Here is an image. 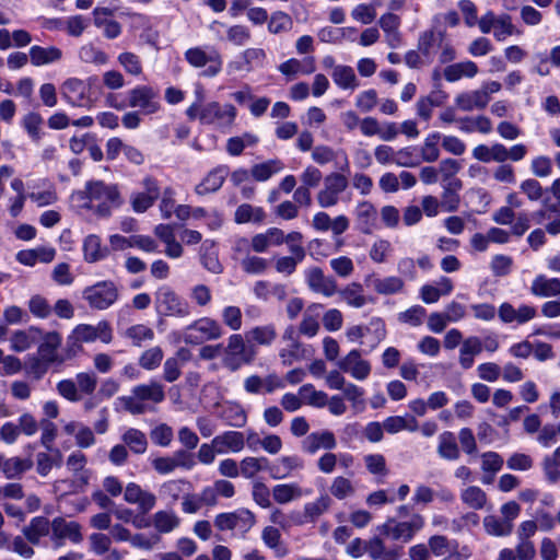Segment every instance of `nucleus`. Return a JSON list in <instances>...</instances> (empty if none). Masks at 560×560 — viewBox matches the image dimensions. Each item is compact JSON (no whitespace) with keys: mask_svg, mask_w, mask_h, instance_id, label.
Returning <instances> with one entry per match:
<instances>
[{"mask_svg":"<svg viewBox=\"0 0 560 560\" xmlns=\"http://www.w3.org/2000/svg\"><path fill=\"white\" fill-rule=\"evenodd\" d=\"M42 338V330L36 327L16 330L10 337L11 349L15 352L28 350L37 343Z\"/></svg>","mask_w":560,"mask_h":560,"instance_id":"obj_31","label":"nucleus"},{"mask_svg":"<svg viewBox=\"0 0 560 560\" xmlns=\"http://www.w3.org/2000/svg\"><path fill=\"white\" fill-rule=\"evenodd\" d=\"M306 67L304 68L302 62L295 58H291L279 66V71L288 77H294L299 72L312 73L315 71L314 58L305 59Z\"/></svg>","mask_w":560,"mask_h":560,"instance_id":"obj_57","label":"nucleus"},{"mask_svg":"<svg viewBox=\"0 0 560 560\" xmlns=\"http://www.w3.org/2000/svg\"><path fill=\"white\" fill-rule=\"evenodd\" d=\"M424 525V517L421 514L415 513L406 521H399L394 517L388 518L380 527V532L393 541L408 544L423 529Z\"/></svg>","mask_w":560,"mask_h":560,"instance_id":"obj_3","label":"nucleus"},{"mask_svg":"<svg viewBox=\"0 0 560 560\" xmlns=\"http://www.w3.org/2000/svg\"><path fill=\"white\" fill-rule=\"evenodd\" d=\"M124 500L129 504L137 505L139 512L143 515L156 505V495L136 482L127 483L124 490Z\"/></svg>","mask_w":560,"mask_h":560,"instance_id":"obj_15","label":"nucleus"},{"mask_svg":"<svg viewBox=\"0 0 560 560\" xmlns=\"http://www.w3.org/2000/svg\"><path fill=\"white\" fill-rule=\"evenodd\" d=\"M50 540L56 547L65 545L66 540L78 545L83 540L82 526L75 521H68L62 516L51 520Z\"/></svg>","mask_w":560,"mask_h":560,"instance_id":"obj_12","label":"nucleus"},{"mask_svg":"<svg viewBox=\"0 0 560 560\" xmlns=\"http://www.w3.org/2000/svg\"><path fill=\"white\" fill-rule=\"evenodd\" d=\"M443 37H444L443 32H436L435 30L424 31L420 35L419 40H418L419 51L428 58L431 57L434 51L435 44L438 42L441 43L443 40Z\"/></svg>","mask_w":560,"mask_h":560,"instance_id":"obj_61","label":"nucleus"},{"mask_svg":"<svg viewBox=\"0 0 560 560\" xmlns=\"http://www.w3.org/2000/svg\"><path fill=\"white\" fill-rule=\"evenodd\" d=\"M79 58L83 62L94 63L98 66H103L108 62L107 54L92 44H85L80 47Z\"/></svg>","mask_w":560,"mask_h":560,"instance_id":"obj_62","label":"nucleus"},{"mask_svg":"<svg viewBox=\"0 0 560 560\" xmlns=\"http://www.w3.org/2000/svg\"><path fill=\"white\" fill-rule=\"evenodd\" d=\"M152 524L158 533L167 534L179 526L180 520L175 512L161 510L153 514Z\"/></svg>","mask_w":560,"mask_h":560,"instance_id":"obj_48","label":"nucleus"},{"mask_svg":"<svg viewBox=\"0 0 560 560\" xmlns=\"http://www.w3.org/2000/svg\"><path fill=\"white\" fill-rule=\"evenodd\" d=\"M261 540L265 546L275 551L277 557H284L288 555V548L282 544L280 530L268 525L261 530Z\"/></svg>","mask_w":560,"mask_h":560,"instance_id":"obj_49","label":"nucleus"},{"mask_svg":"<svg viewBox=\"0 0 560 560\" xmlns=\"http://www.w3.org/2000/svg\"><path fill=\"white\" fill-rule=\"evenodd\" d=\"M334 83L342 90H355L359 86V80L354 70L350 66L338 65L331 71Z\"/></svg>","mask_w":560,"mask_h":560,"instance_id":"obj_45","label":"nucleus"},{"mask_svg":"<svg viewBox=\"0 0 560 560\" xmlns=\"http://www.w3.org/2000/svg\"><path fill=\"white\" fill-rule=\"evenodd\" d=\"M68 340L74 346L96 340L108 345L113 340V329L107 320H100L96 325L79 324L73 328Z\"/></svg>","mask_w":560,"mask_h":560,"instance_id":"obj_7","label":"nucleus"},{"mask_svg":"<svg viewBox=\"0 0 560 560\" xmlns=\"http://www.w3.org/2000/svg\"><path fill=\"white\" fill-rule=\"evenodd\" d=\"M186 115L190 120L198 119L203 125H211L225 130L234 125L237 110L232 104H220L213 101L203 105L191 104L187 108Z\"/></svg>","mask_w":560,"mask_h":560,"instance_id":"obj_1","label":"nucleus"},{"mask_svg":"<svg viewBox=\"0 0 560 560\" xmlns=\"http://www.w3.org/2000/svg\"><path fill=\"white\" fill-rule=\"evenodd\" d=\"M283 167L284 165L280 160H268L266 162L253 165L250 168V175L257 182H266L273 174L281 172Z\"/></svg>","mask_w":560,"mask_h":560,"instance_id":"obj_50","label":"nucleus"},{"mask_svg":"<svg viewBox=\"0 0 560 560\" xmlns=\"http://www.w3.org/2000/svg\"><path fill=\"white\" fill-rule=\"evenodd\" d=\"M365 552L373 560H398L401 557L402 548L395 547L387 549L381 537H373L365 541Z\"/></svg>","mask_w":560,"mask_h":560,"instance_id":"obj_28","label":"nucleus"},{"mask_svg":"<svg viewBox=\"0 0 560 560\" xmlns=\"http://www.w3.org/2000/svg\"><path fill=\"white\" fill-rule=\"evenodd\" d=\"M305 278L310 290L315 293L330 298L338 291L337 281L332 277L326 276L319 267L310 268Z\"/></svg>","mask_w":560,"mask_h":560,"instance_id":"obj_18","label":"nucleus"},{"mask_svg":"<svg viewBox=\"0 0 560 560\" xmlns=\"http://www.w3.org/2000/svg\"><path fill=\"white\" fill-rule=\"evenodd\" d=\"M482 351V341L476 337L471 336L466 338L459 350V364L463 369L468 370L474 365V358L478 355Z\"/></svg>","mask_w":560,"mask_h":560,"instance_id":"obj_41","label":"nucleus"},{"mask_svg":"<svg viewBox=\"0 0 560 560\" xmlns=\"http://www.w3.org/2000/svg\"><path fill=\"white\" fill-rule=\"evenodd\" d=\"M384 429L389 434H395L400 431L416 432L419 429V422L412 416L401 417L393 416L388 417L383 422Z\"/></svg>","mask_w":560,"mask_h":560,"instance_id":"obj_47","label":"nucleus"},{"mask_svg":"<svg viewBox=\"0 0 560 560\" xmlns=\"http://www.w3.org/2000/svg\"><path fill=\"white\" fill-rule=\"evenodd\" d=\"M340 371L349 373L353 378L363 381L371 374V364L362 358L359 350L353 349L337 362Z\"/></svg>","mask_w":560,"mask_h":560,"instance_id":"obj_17","label":"nucleus"},{"mask_svg":"<svg viewBox=\"0 0 560 560\" xmlns=\"http://www.w3.org/2000/svg\"><path fill=\"white\" fill-rule=\"evenodd\" d=\"M62 96L74 106H83L88 102V88L83 80L67 79L61 85Z\"/></svg>","mask_w":560,"mask_h":560,"instance_id":"obj_25","label":"nucleus"},{"mask_svg":"<svg viewBox=\"0 0 560 560\" xmlns=\"http://www.w3.org/2000/svg\"><path fill=\"white\" fill-rule=\"evenodd\" d=\"M337 446L335 434L324 430L308 434L302 441V450L307 454H315L319 450H334Z\"/></svg>","mask_w":560,"mask_h":560,"instance_id":"obj_23","label":"nucleus"},{"mask_svg":"<svg viewBox=\"0 0 560 560\" xmlns=\"http://www.w3.org/2000/svg\"><path fill=\"white\" fill-rule=\"evenodd\" d=\"M165 399L164 386L158 381L136 385L128 396L118 398L122 408L131 415H142L149 410L147 401L160 404Z\"/></svg>","mask_w":560,"mask_h":560,"instance_id":"obj_2","label":"nucleus"},{"mask_svg":"<svg viewBox=\"0 0 560 560\" xmlns=\"http://www.w3.org/2000/svg\"><path fill=\"white\" fill-rule=\"evenodd\" d=\"M212 441L219 454L240 453L245 447V435L241 431H224Z\"/></svg>","mask_w":560,"mask_h":560,"instance_id":"obj_22","label":"nucleus"},{"mask_svg":"<svg viewBox=\"0 0 560 560\" xmlns=\"http://www.w3.org/2000/svg\"><path fill=\"white\" fill-rule=\"evenodd\" d=\"M460 499L472 510H482L488 502L486 492L477 486H469L465 488L460 492Z\"/></svg>","mask_w":560,"mask_h":560,"instance_id":"obj_54","label":"nucleus"},{"mask_svg":"<svg viewBox=\"0 0 560 560\" xmlns=\"http://www.w3.org/2000/svg\"><path fill=\"white\" fill-rule=\"evenodd\" d=\"M246 338L241 334H232L224 348L223 365L230 371H237L243 364L253 361L255 352L246 346Z\"/></svg>","mask_w":560,"mask_h":560,"instance_id":"obj_6","label":"nucleus"},{"mask_svg":"<svg viewBox=\"0 0 560 560\" xmlns=\"http://www.w3.org/2000/svg\"><path fill=\"white\" fill-rule=\"evenodd\" d=\"M82 295L92 310L105 311L118 301L119 289L114 281L104 280L86 287Z\"/></svg>","mask_w":560,"mask_h":560,"instance_id":"obj_4","label":"nucleus"},{"mask_svg":"<svg viewBox=\"0 0 560 560\" xmlns=\"http://www.w3.org/2000/svg\"><path fill=\"white\" fill-rule=\"evenodd\" d=\"M340 300L351 308H362L374 302V299L365 293L362 283L353 281L338 289Z\"/></svg>","mask_w":560,"mask_h":560,"instance_id":"obj_20","label":"nucleus"},{"mask_svg":"<svg viewBox=\"0 0 560 560\" xmlns=\"http://www.w3.org/2000/svg\"><path fill=\"white\" fill-rule=\"evenodd\" d=\"M28 56L34 67H43L59 62L63 57V52L56 46L43 47L34 45L30 48Z\"/></svg>","mask_w":560,"mask_h":560,"instance_id":"obj_27","label":"nucleus"},{"mask_svg":"<svg viewBox=\"0 0 560 560\" xmlns=\"http://www.w3.org/2000/svg\"><path fill=\"white\" fill-rule=\"evenodd\" d=\"M455 106L463 112L483 109L489 104L487 96L481 89L462 92L455 96Z\"/></svg>","mask_w":560,"mask_h":560,"instance_id":"obj_30","label":"nucleus"},{"mask_svg":"<svg viewBox=\"0 0 560 560\" xmlns=\"http://www.w3.org/2000/svg\"><path fill=\"white\" fill-rule=\"evenodd\" d=\"M223 334L222 326L215 319L206 316L186 326L182 338L187 345H201L206 341L217 340Z\"/></svg>","mask_w":560,"mask_h":560,"instance_id":"obj_5","label":"nucleus"},{"mask_svg":"<svg viewBox=\"0 0 560 560\" xmlns=\"http://www.w3.org/2000/svg\"><path fill=\"white\" fill-rule=\"evenodd\" d=\"M256 524L255 514L247 509H238L234 512L218 514L214 518V526L219 530H236L243 537Z\"/></svg>","mask_w":560,"mask_h":560,"instance_id":"obj_10","label":"nucleus"},{"mask_svg":"<svg viewBox=\"0 0 560 560\" xmlns=\"http://www.w3.org/2000/svg\"><path fill=\"white\" fill-rule=\"evenodd\" d=\"M299 394L302 396L303 404L323 408L327 405V394L322 390H316L312 384H304L299 388Z\"/></svg>","mask_w":560,"mask_h":560,"instance_id":"obj_59","label":"nucleus"},{"mask_svg":"<svg viewBox=\"0 0 560 560\" xmlns=\"http://www.w3.org/2000/svg\"><path fill=\"white\" fill-rule=\"evenodd\" d=\"M155 303L158 312L165 316L184 318L191 313L188 302L168 287H162L158 290Z\"/></svg>","mask_w":560,"mask_h":560,"instance_id":"obj_8","label":"nucleus"},{"mask_svg":"<svg viewBox=\"0 0 560 560\" xmlns=\"http://www.w3.org/2000/svg\"><path fill=\"white\" fill-rule=\"evenodd\" d=\"M32 466L33 460L31 458H21L18 456L5 458L0 454V469L7 479L22 477V475L30 470Z\"/></svg>","mask_w":560,"mask_h":560,"instance_id":"obj_33","label":"nucleus"},{"mask_svg":"<svg viewBox=\"0 0 560 560\" xmlns=\"http://www.w3.org/2000/svg\"><path fill=\"white\" fill-rule=\"evenodd\" d=\"M142 188V191L135 192L130 197L132 210L137 213L145 212L161 195L158 180L151 176L143 178Z\"/></svg>","mask_w":560,"mask_h":560,"instance_id":"obj_14","label":"nucleus"},{"mask_svg":"<svg viewBox=\"0 0 560 560\" xmlns=\"http://www.w3.org/2000/svg\"><path fill=\"white\" fill-rule=\"evenodd\" d=\"M462 188L460 179L450 180L443 186L441 207L448 212L455 211L459 205L457 191Z\"/></svg>","mask_w":560,"mask_h":560,"instance_id":"obj_52","label":"nucleus"},{"mask_svg":"<svg viewBox=\"0 0 560 560\" xmlns=\"http://www.w3.org/2000/svg\"><path fill=\"white\" fill-rule=\"evenodd\" d=\"M51 533V521L45 516L33 517L27 525L22 528V534L32 545H39L42 539Z\"/></svg>","mask_w":560,"mask_h":560,"instance_id":"obj_26","label":"nucleus"},{"mask_svg":"<svg viewBox=\"0 0 560 560\" xmlns=\"http://www.w3.org/2000/svg\"><path fill=\"white\" fill-rule=\"evenodd\" d=\"M283 242V231L278 228H270L264 233L254 235L249 245L255 253H265L269 247L279 246Z\"/></svg>","mask_w":560,"mask_h":560,"instance_id":"obj_29","label":"nucleus"},{"mask_svg":"<svg viewBox=\"0 0 560 560\" xmlns=\"http://www.w3.org/2000/svg\"><path fill=\"white\" fill-rule=\"evenodd\" d=\"M438 454L441 458L456 460L460 452L453 432L444 431L439 435Z\"/></svg>","mask_w":560,"mask_h":560,"instance_id":"obj_46","label":"nucleus"},{"mask_svg":"<svg viewBox=\"0 0 560 560\" xmlns=\"http://www.w3.org/2000/svg\"><path fill=\"white\" fill-rule=\"evenodd\" d=\"M282 340L287 342V346L280 350L279 357L284 365H292L295 361L306 358V349L299 340L293 326H288L284 329Z\"/></svg>","mask_w":560,"mask_h":560,"instance_id":"obj_16","label":"nucleus"},{"mask_svg":"<svg viewBox=\"0 0 560 560\" xmlns=\"http://www.w3.org/2000/svg\"><path fill=\"white\" fill-rule=\"evenodd\" d=\"M85 191L91 201H97L96 212L107 215L113 207L120 205L119 192L115 186L105 185L103 182H90Z\"/></svg>","mask_w":560,"mask_h":560,"instance_id":"obj_11","label":"nucleus"},{"mask_svg":"<svg viewBox=\"0 0 560 560\" xmlns=\"http://www.w3.org/2000/svg\"><path fill=\"white\" fill-rule=\"evenodd\" d=\"M61 336L57 331L42 334L40 343L38 346V354L46 363H54L58 360L57 350L61 345Z\"/></svg>","mask_w":560,"mask_h":560,"instance_id":"obj_34","label":"nucleus"},{"mask_svg":"<svg viewBox=\"0 0 560 560\" xmlns=\"http://www.w3.org/2000/svg\"><path fill=\"white\" fill-rule=\"evenodd\" d=\"M441 140L440 132H432L428 135L420 149L421 158L424 162L432 163L439 160L440 149L439 142Z\"/></svg>","mask_w":560,"mask_h":560,"instance_id":"obj_58","label":"nucleus"},{"mask_svg":"<svg viewBox=\"0 0 560 560\" xmlns=\"http://www.w3.org/2000/svg\"><path fill=\"white\" fill-rule=\"evenodd\" d=\"M354 215L360 231L371 234L377 226V210L370 201H361L354 209Z\"/></svg>","mask_w":560,"mask_h":560,"instance_id":"obj_24","label":"nucleus"},{"mask_svg":"<svg viewBox=\"0 0 560 560\" xmlns=\"http://www.w3.org/2000/svg\"><path fill=\"white\" fill-rule=\"evenodd\" d=\"M349 186L346 175L332 172L324 177L323 188L317 192L316 200L320 208H331L340 201V195Z\"/></svg>","mask_w":560,"mask_h":560,"instance_id":"obj_9","label":"nucleus"},{"mask_svg":"<svg viewBox=\"0 0 560 560\" xmlns=\"http://www.w3.org/2000/svg\"><path fill=\"white\" fill-rule=\"evenodd\" d=\"M124 445L135 454H143L148 448L145 434L135 428L128 429L121 436Z\"/></svg>","mask_w":560,"mask_h":560,"instance_id":"obj_53","label":"nucleus"},{"mask_svg":"<svg viewBox=\"0 0 560 560\" xmlns=\"http://www.w3.org/2000/svg\"><path fill=\"white\" fill-rule=\"evenodd\" d=\"M304 468V462L298 455L281 456L277 459L275 466L269 468L273 479H283L292 475L295 470Z\"/></svg>","mask_w":560,"mask_h":560,"instance_id":"obj_35","label":"nucleus"},{"mask_svg":"<svg viewBox=\"0 0 560 560\" xmlns=\"http://www.w3.org/2000/svg\"><path fill=\"white\" fill-rule=\"evenodd\" d=\"M332 500L328 494H322L316 500L307 502L303 506V513H293L295 525H303L305 523H315L323 514H325L331 506Z\"/></svg>","mask_w":560,"mask_h":560,"instance_id":"obj_19","label":"nucleus"},{"mask_svg":"<svg viewBox=\"0 0 560 560\" xmlns=\"http://www.w3.org/2000/svg\"><path fill=\"white\" fill-rule=\"evenodd\" d=\"M478 66L470 60L456 62L444 69V78L448 82H456L462 78H474L478 73Z\"/></svg>","mask_w":560,"mask_h":560,"instance_id":"obj_43","label":"nucleus"},{"mask_svg":"<svg viewBox=\"0 0 560 560\" xmlns=\"http://www.w3.org/2000/svg\"><path fill=\"white\" fill-rule=\"evenodd\" d=\"M455 544L443 535H433L428 539L430 553L435 557H444L455 550Z\"/></svg>","mask_w":560,"mask_h":560,"instance_id":"obj_63","label":"nucleus"},{"mask_svg":"<svg viewBox=\"0 0 560 560\" xmlns=\"http://www.w3.org/2000/svg\"><path fill=\"white\" fill-rule=\"evenodd\" d=\"M458 121L460 122L459 129L466 133L478 131L487 135L492 130V122L487 116L464 117Z\"/></svg>","mask_w":560,"mask_h":560,"instance_id":"obj_55","label":"nucleus"},{"mask_svg":"<svg viewBox=\"0 0 560 560\" xmlns=\"http://www.w3.org/2000/svg\"><path fill=\"white\" fill-rule=\"evenodd\" d=\"M219 417L229 425L236 429H242L247 423V413L245 409L236 402H225Z\"/></svg>","mask_w":560,"mask_h":560,"instance_id":"obj_36","label":"nucleus"},{"mask_svg":"<svg viewBox=\"0 0 560 560\" xmlns=\"http://www.w3.org/2000/svg\"><path fill=\"white\" fill-rule=\"evenodd\" d=\"M271 494L278 504H287L301 499L305 492L300 485L292 482L276 485L271 490Z\"/></svg>","mask_w":560,"mask_h":560,"instance_id":"obj_42","label":"nucleus"},{"mask_svg":"<svg viewBox=\"0 0 560 560\" xmlns=\"http://www.w3.org/2000/svg\"><path fill=\"white\" fill-rule=\"evenodd\" d=\"M536 308L534 306L522 304L515 308L512 304L505 302L499 306L498 315L502 323L523 325L532 320L536 316Z\"/></svg>","mask_w":560,"mask_h":560,"instance_id":"obj_21","label":"nucleus"},{"mask_svg":"<svg viewBox=\"0 0 560 560\" xmlns=\"http://www.w3.org/2000/svg\"><path fill=\"white\" fill-rule=\"evenodd\" d=\"M128 102L131 107H139L144 114L159 110V91L149 85H139L128 92Z\"/></svg>","mask_w":560,"mask_h":560,"instance_id":"obj_13","label":"nucleus"},{"mask_svg":"<svg viewBox=\"0 0 560 560\" xmlns=\"http://www.w3.org/2000/svg\"><path fill=\"white\" fill-rule=\"evenodd\" d=\"M83 254L84 260L93 264L106 258L109 254V249L102 244L97 235L91 234L88 235L83 242Z\"/></svg>","mask_w":560,"mask_h":560,"instance_id":"obj_39","label":"nucleus"},{"mask_svg":"<svg viewBox=\"0 0 560 560\" xmlns=\"http://www.w3.org/2000/svg\"><path fill=\"white\" fill-rule=\"evenodd\" d=\"M124 337L131 340L133 346L141 347L143 341H151L154 338V331L147 325L137 324L128 327Z\"/></svg>","mask_w":560,"mask_h":560,"instance_id":"obj_60","label":"nucleus"},{"mask_svg":"<svg viewBox=\"0 0 560 560\" xmlns=\"http://www.w3.org/2000/svg\"><path fill=\"white\" fill-rule=\"evenodd\" d=\"M265 219V210L261 207H256L250 203L240 205L234 212V222L237 224H260Z\"/></svg>","mask_w":560,"mask_h":560,"instance_id":"obj_40","label":"nucleus"},{"mask_svg":"<svg viewBox=\"0 0 560 560\" xmlns=\"http://www.w3.org/2000/svg\"><path fill=\"white\" fill-rule=\"evenodd\" d=\"M560 445L555 450L552 455L546 456L542 460V469L546 479L550 483H555L560 478Z\"/></svg>","mask_w":560,"mask_h":560,"instance_id":"obj_64","label":"nucleus"},{"mask_svg":"<svg viewBox=\"0 0 560 560\" xmlns=\"http://www.w3.org/2000/svg\"><path fill=\"white\" fill-rule=\"evenodd\" d=\"M278 334L273 324L255 326L245 332L247 342L269 347L276 340Z\"/></svg>","mask_w":560,"mask_h":560,"instance_id":"obj_37","label":"nucleus"},{"mask_svg":"<svg viewBox=\"0 0 560 560\" xmlns=\"http://www.w3.org/2000/svg\"><path fill=\"white\" fill-rule=\"evenodd\" d=\"M530 293L542 298L558 296L560 294V280L539 275L532 282Z\"/></svg>","mask_w":560,"mask_h":560,"instance_id":"obj_38","label":"nucleus"},{"mask_svg":"<svg viewBox=\"0 0 560 560\" xmlns=\"http://www.w3.org/2000/svg\"><path fill=\"white\" fill-rule=\"evenodd\" d=\"M229 174L228 166L221 165L213 170H211L206 177L202 179L200 184H198L195 188L196 194L198 195H207L211 192H215L223 185L226 176Z\"/></svg>","mask_w":560,"mask_h":560,"instance_id":"obj_32","label":"nucleus"},{"mask_svg":"<svg viewBox=\"0 0 560 560\" xmlns=\"http://www.w3.org/2000/svg\"><path fill=\"white\" fill-rule=\"evenodd\" d=\"M405 283L400 277L390 276L373 280V289L382 295L396 294L404 290Z\"/></svg>","mask_w":560,"mask_h":560,"instance_id":"obj_56","label":"nucleus"},{"mask_svg":"<svg viewBox=\"0 0 560 560\" xmlns=\"http://www.w3.org/2000/svg\"><path fill=\"white\" fill-rule=\"evenodd\" d=\"M200 261L202 266L212 273L222 272V265L214 252V242L206 240L200 247Z\"/></svg>","mask_w":560,"mask_h":560,"instance_id":"obj_51","label":"nucleus"},{"mask_svg":"<svg viewBox=\"0 0 560 560\" xmlns=\"http://www.w3.org/2000/svg\"><path fill=\"white\" fill-rule=\"evenodd\" d=\"M269 459L265 456H246L240 462L241 476L253 479L259 472L269 470Z\"/></svg>","mask_w":560,"mask_h":560,"instance_id":"obj_44","label":"nucleus"}]
</instances>
